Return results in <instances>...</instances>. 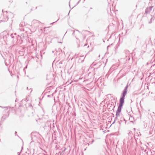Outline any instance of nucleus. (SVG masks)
I'll return each instance as SVG.
<instances>
[{
	"label": "nucleus",
	"instance_id": "7ed1b4c3",
	"mask_svg": "<svg viewBox=\"0 0 155 155\" xmlns=\"http://www.w3.org/2000/svg\"><path fill=\"white\" fill-rule=\"evenodd\" d=\"M127 94V91L126 90H125L123 92V97H124V98L125 96Z\"/></svg>",
	"mask_w": 155,
	"mask_h": 155
},
{
	"label": "nucleus",
	"instance_id": "f03ea898",
	"mask_svg": "<svg viewBox=\"0 0 155 155\" xmlns=\"http://www.w3.org/2000/svg\"><path fill=\"white\" fill-rule=\"evenodd\" d=\"M122 106H120L119 105V106L118 107V109L117 110V112L118 113H120L121 112V109L122 108Z\"/></svg>",
	"mask_w": 155,
	"mask_h": 155
},
{
	"label": "nucleus",
	"instance_id": "f257e3e1",
	"mask_svg": "<svg viewBox=\"0 0 155 155\" xmlns=\"http://www.w3.org/2000/svg\"><path fill=\"white\" fill-rule=\"evenodd\" d=\"M124 97H121L120 99L119 106H123V104L124 102Z\"/></svg>",
	"mask_w": 155,
	"mask_h": 155
}]
</instances>
